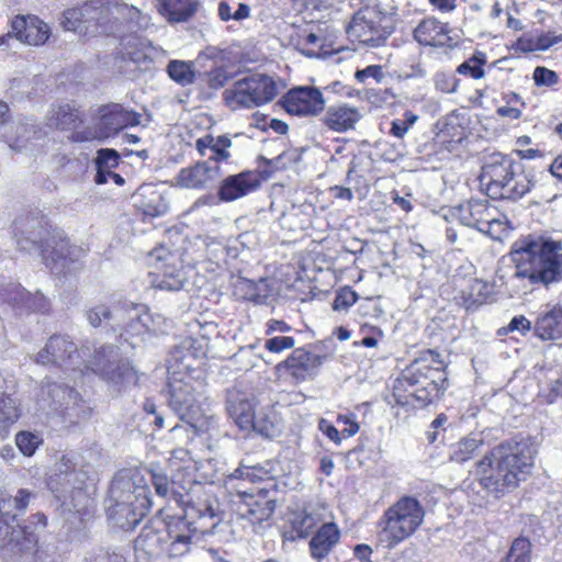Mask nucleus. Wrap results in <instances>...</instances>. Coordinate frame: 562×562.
<instances>
[{
    "label": "nucleus",
    "mask_w": 562,
    "mask_h": 562,
    "mask_svg": "<svg viewBox=\"0 0 562 562\" xmlns=\"http://www.w3.org/2000/svg\"><path fill=\"white\" fill-rule=\"evenodd\" d=\"M513 279L525 288H549L562 281V243L532 235L517 239L510 250Z\"/></svg>",
    "instance_id": "1"
},
{
    "label": "nucleus",
    "mask_w": 562,
    "mask_h": 562,
    "mask_svg": "<svg viewBox=\"0 0 562 562\" xmlns=\"http://www.w3.org/2000/svg\"><path fill=\"white\" fill-rule=\"evenodd\" d=\"M142 12L123 0H88L64 12L61 25L80 35L111 32L123 22L139 23Z\"/></svg>",
    "instance_id": "2"
},
{
    "label": "nucleus",
    "mask_w": 562,
    "mask_h": 562,
    "mask_svg": "<svg viewBox=\"0 0 562 562\" xmlns=\"http://www.w3.org/2000/svg\"><path fill=\"white\" fill-rule=\"evenodd\" d=\"M395 390L404 387L407 400L398 404L427 406L439 400L448 385L447 374L440 355L434 350H425L411 362L397 379Z\"/></svg>",
    "instance_id": "3"
},
{
    "label": "nucleus",
    "mask_w": 562,
    "mask_h": 562,
    "mask_svg": "<svg viewBox=\"0 0 562 562\" xmlns=\"http://www.w3.org/2000/svg\"><path fill=\"white\" fill-rule=\"evenodd\" d=\"M535 449L529 445L501 443L477 462L484 474L481 484L484 488L498 491L502 486L516 487L533 465Z\"/></svg>",
    "instance_id": "4"
},
{
    "label": "nucleus",
    "mask_w": 562,
    "mask_h": 562,
    "mask_svg": "<svg viewBox=\"0 0 562 562\" xmlns=\"http://www.w3.org/2000/svg\"><path fill=\"white\" fill-rule=\"evenodd\" d=\"M481 184L492 199L518 200L529 192L532 180L519 161L499 153L486 157Z\"/></svg>",
    "instance_id": "5"
},
{
    "label": "nucleus",
    "mask_w": 562,
    "mask_h": 562,
    "mask_svg": "<svg viewBox=\"0 0 562 562\" xmlns=\"http://www.w3.org/2000/svg\"><path fill=\"white\" fill-rule=\"evenodd\" d=\"M425 510L408 495L390 506L378 521V540L384 549H393L415 533L423 524Z\"/></svg>",
    "instance_id": "6"
},
{
    "label": "nucleus",
    "mask_w": 562,
    "mask_h": 562,
    "mask_svg": "<svg viewBox=\"0 0 562 562\" xmlns=\"http://www.w3.org/2000/svg\"><path fill=\"white\" fill-rule=\"evenodd\" d=\"M282 82L265 74H251L237 80L223 92L226 105L232 110L254 108L272 101L280 92Z\"/></svg>",
    "instance_id": "7"
},
{
    "label": "nucleus",
    "mask_w": 562,
    "mask_h": 562,
    "mask_svg": "<svg viewBox=\"0 0 562 562\" xmlns=\"http://www.w3.org/2000/svg\"><path fill=\"white\" fill-rule=\"evenodd\" d=\"M346 32L352 41L379 47L393 32L392 19L378 7H364L352 15Z\"/></svg>",
    "instance_id": "8"
},
{
    "label": "nucleus",
    "mask_w": 562,
    "mask_h": 562,
    "mask_svg": "<svg viewBox=\"0 0 562 562\" xmlns=\"http://www.w3.org/2000/svg\"><path fill=\"white\" fill-rule=\"evenodd\" d=\"M453 215L461 224L476 228L495 239L506 231V223L501 220L498 210L487 200H470L454 209Z\"/></svg>",
    "instance_id": "9"
},
{
    "label": "nucleus",
    "mask_w": 562,
    "mask_h": 562,
    "mask_svg": "<svg viewBox=\"0 0 562 562\" xmlns=\"http://www.w3.org/2000/svg\"><path fill=\"white\" fill-rule=\"evenodd\" d=\"M87 368L116 385L123 386L138 382L136 371L127 361L119 359L117 350L113 346L98 350Z\"/></svg>",
    "instance_id": "10"
},
{
    "label": "nucleus",
    "mask_w": 562,
    "mask_h": 562,
    "mask_svg": "<svg viewBox=\"0 0 562 562\" xmlns=\"http://www.w3.org/2000/svg\"><path fill=\"white\" fill-rule=\"evenodd\" d=\"M119 501L112 495L105 501L109 519L123 530L134 529L148 512L150 501L147 494H124Z\"/></svg>",
    "instance_id": "11"
},
{
    "label": "nucleus",
    "mask_w": 562,
    "mask_h": 562,
    "mask_svg": "<svg viewBox=\"0 0 562 562\" xmlns=\"http://www.w3.org/2000/svg\"><path fill=\"white\" fill-rule=\"evenodd\" d=\"M80 353L75 342L66 335L49 337L45 347L36 355L35 362L76 369Z\"/></svg>",
    "instance_id": "12"
},
{
    "label": "nucleus",
    "mask_w": 562,
    "mask_h": 562,
    "mask_svg": "<svg viewBox=\"0 0 562 562\" xmlns=\"http://www.w3.org/2000/svg\"><path fill=\"white\" fill-rule=\"evenodd\" d=\"M169 406L182 420H187L194 426V420L201 413L199 397L193 386L183 380H170Z\"/></svg>",
    "instance_id": "13"
},
{
    "label": "nucleus",
    "mask_w": 562,
    "mask_h": 562,
    "mask_svg": "<svg viewBox=\"0 0 562 562\" xmlns=\"http://www.w3.org/2000/svg\"><path fill=\"white\" fill-rule=\"evenodd\" d=\"M280 103L284 110L299 116L317 115L325 108V99L323 93L312 87H299L290 90Z\"/></svg>",
    "instance_id": "14"
},
{
    "label": "nucleus",
    "mask_w": 562,
    "mask_h": 562,
    "mask_svg": "<svg viewBox=\"0 0 562 562\" xmlns=\"http://www.w3.org/2000/svg\"><path fill=\"white\" fill-rule=\"evenodd\" d=\"M212 161H198L193 166L182 168L175 181L184 189L205 190L215 187L222 176L221 166H211Z\"/></svg>",
    "instance_id": "15"
},
{
    "label": "nucleus",
    "mask_w": 562,
    "mask_h": 562,
    "mask_svg": "<svg viewBox=\"0 0 562 562\" xmlns=\"http://www.w3.org/2000/svg\"><path fill=\"white\" fill-rule=\"evenodd\" d=\"M79 252V248L71 246L67 238L61 237H53L41 250L44 263L56 273L65 272Z\"/></svg>",
    "instance_id": "16"
},
{
    "label": "nucleus",
    "mask_w": 562,
    "mask_h": 562,
    "mask_svg": "<svg viewBox=\"0 0 562 562\" xmlns=\"http://www.w3.org/2000/svg\"><path fill=\"white\" fill-rule=\"evenodd\" d=\"M450 33L448 24L435 18H427L414 30V38L422 45L451 48L457 45L458 40Z\"/></svg>",
    "instance_id": "17"
},
{
    "label": "nucleus",
    "mask_w": 562,
    "mask_h": 562,
    "mask_svg": "<svg viewBox=\"0 0 562 562\" xmlns=\"http://www.w3.org/2000/svg\"><path fill=\"white\" fill-rule=\"evenodd\" d=\"M140 114L124 109L121 104L113 103L100 110V132L108 137L127 126L140 124Z\"/></svg>",
    "instance_id": "18"
},
{
    "label": "nucleus",
    "mask_w": 562,
    "mask_h": 562,
    "mask_svg": "<svg viewBox=\"0 0 562 562\" xmlns=\"http://www.w3.org/2000/svg\"><path fill=\"white\" fill-rule=\"evenodd\" d=\"M363 117L361 111L348 103H338L326 109L321 117L323 126L335 133H346L355 130Z\"/></svg>",
    "instance_id": "19"
},
{
    "label": "nucleus",
    "mask_w": 562,
    "mask_h": 562,
    "mask_svg": "<svg viewBox=\"0 0 562 562\" xmlns=\"http://www.w3.org/2000/svg\"><path fill=\"white\" fill-rule=\"evenodd\" d=\"M227 413L241 430L249 431L257 414L255 398L240 392H231L227 397Z\"/></svg>",
    "instance_id": "20"
},
{
    "label": "nucleus",
    "mask_w": 562,
    "mask_h": 562,
    "mask_svg": "<svg viewBox=\"0 0 562 562\" xmlns=\"http://www.w3.org/2000/svg\"><path fill=\"white\" fill-rule=\"evenodd\" d=\"M133 199L135 205L147 216H161L169 210L167 200L151 183L140 186L134 193Z\"/></svg>",
    "instance_id": "21"
},
{
    "label": "nucleus",
    "mask_w": 562,
    "mask_h": 562,
    "mask_svg": "<svg viewBox=\"0 0 562 562\" xmlns=\"http://www.w3.org/2000/svg\"><path fill=\"white\" fill-rule=\"evenodd\" d=\"M322 363L323 357L297 348L285 360L284 367L296 381H305L315 374Z\"/></svg>",
    "instance_id": "22"
},
{
    "label": "nucleus",
    "mask_w": 562,
    "mask_h": 562,
    "mask_svg": "<svg viewBox=\"0 0 562 562\" xmlns=\"http://www.w3.org/2000/svg\"><path fill=\"white\" fill-rule=\"evenodd\" d=\"M29 529V526L21 527L15 521L0 518V547L14 544L20 550L33 548L37 539Z\"/></svg>",
    "instance_id": "23"
},
{
    "label": "nucleus",
    "mask_w": 562,
    "mask_h": 562,
    "mask_svg": "<svg viewBox=\"0 0 562 562\" xmlns=\"http://www.w3.org/2000/svg\"><path fill=\"white\" fill-rule=\"evenodd\" d=\"M232 502L238 504L237 512L240 516H250L259 521L268 519L274 512V501H265L261 504L255 498L257 494H231Z\"/></svg>",
    "instance_id": "24"
},
{
    "label": "nucleus",
    "mask_w": 562,
    "mask_h": 562,
    "mask_svg": "<svg viewBox=\"0 0 562 562\" xmlns=\"http://www.w3.org/2000/svg\"><path fill=\"white\" fill-rule=\"evenodd\" d=\"M535 335L541 340H558L562 338V307L554 305L541 314L533 326Z\"/></svg>",
    "instance_id": "25"
},
{
    "label": "nucleus",
    "mask_w": 562,
    "mask_h": 562,
    "mask_svg": "<svg viewBox=\"0 0 562 562\" xmlns=\"http://www.w3.org/2000/svg\"><path fill=\"white\" fill-rule=\"evenodd\" d=\"M55 506L63 516H77L83 521L91 516L90 498L88 494H55Z\"/></svg>",
    "instance_id": "26"
},
{
    "label": "nucleus",
    "mask_w": 562,
    "mask_h": 562,
    "mask_svg": "<svg viewBox=\"0 0 562 562\" xmlns=\"http://www.w3.org/2000/svg\"><path fill=\"white\" fill-rule=\"evenodd\" d=\"M254 181L250 172L226 177L218 189L220 200L231 202L246 195L254 188Z\"/></svg>",
    "instance_id": "27"
},
{
    "label": "nucleus",
    "mask_w": 562,
    "mask_h": 562,
    "mask_svg": "<svg viewBox=\"0 0 562 562\" xmlns=\"http://www.w3.org/2000/svg\"><path fill=\"white\" fill-rule=\"evenodd\" d=\"M339 529L333 522L324 524L311 539L310 549L314 559L325 558L339 540Z\"/></svg>",
    "instance_id": "28"
},
{
    "label": "nucleus",
    "mask_w": 562,
    "mask_h": 562,
    "mask_svg": "<svg viewBox=\"0 0 562 562\" xmlns=\"http://www.w3.org/2000/svg\"><path fill=\"white\" fill-rule=\"evenodd\" d=\"M150 321V313L148 311H138L136 308L128 312L127 323L123 328L122 336L125 340H130L133 347H136L138 341H145L148 335V322Z\"/></svg>",
    "instance_id": "29"
},
{
    "label": "nucleus",
    "mask_w": 562,
    "mask_h": 562,
    "mask_svg": "<svg viewBox=\"0 0 562 562\" xmlns=\"http://www.w3.org/2000/svg\"><path fill=\"white\" fill-rule=\"evenodd\" d=\"M147 488V480L142 469L120 470L112 480L111 492H136Z\"/></svg>",
    "instance_id": "30"
},
{
    "label": "nucleus",
    "mask_w": 562,
    "mask_h": 562,
    "mask_svg": "<svg viewBox=\"0 0 562 562\" xmlns=\"http://www.w3.org/2000/svg\"><path fill=\"white\" fill-rule=\"evenodd\" d=\"M198 0H160L159 12L169 22H184L196 12Z\"/></svg>",
    "instance_id": "31"
},
{
    "label": "nucleus",
    "mask_w": 562,
    "mask_h": 562,
    "mask_svg": "<svg viewBox=\"0 0 562 562\" xmlns=\"http://www.w3.org/2000/svg\"><path fill=\"white\" fill-rule=\"evenodd\" d=\"M82 122L80 112L69 104L53 108L47 116V125L52 128L71 130Z\"/></svg>",
    "instance_id": "32"
},
{
    "label": "nucleus",
    "mask_w": 562,
    "mask_h": 562,
    "mask_svg": "<svg viewBox=\"0 0 562 562\" xmlns=\"http://www.w3.org/2000/svg\"><path fill=\"white\" fill-rule=\"evenodd\" d=\"M493 285L486 281L474 279L468 286V292L462 291L463 304L467 308L474 304L484 303L493 294Z\"/></svg>",
    "instance_id": "33"
},
{
    "label": "nucleus",
    "mask_w": 562,
    "mask_h": 562,
    "mask_svg": "<svg viewBox=\"0 0 562 562\" xmlns=\"http://www.w3.org/2000/svg\"><path fill=\"white\" fill-rule=\"evenodd\" d=\"M251 8L236 0H222L217 7V14L224 22L234 20L241 22L250 16Z\"/></svg>",
    "instance_id": "34"
},
{
    "label": "nucleus",
    "mask_w": 562,
    "mask_h": 562,
    "mask_svg": "<svg viewBox=\"0 0 562 562\" xmlns=\"http://www.w3.org/2000/svg\"><path fill=\"white\" fill-rule=\"evenodd\" d=\"M30 494L12 496L11 494H0V518L15 521L18 512L27 507Z\"/></svg>",
    "instance_id": "35"
},
{
    "label": "nucleus",
    "mask_w": 562,
    "mask_h": 562,
    "mask_svg": "<svg viewBox=\"0 0 562 562\" xmlns=\"http://www.w3.org/2000/svg\"><path fill=\"white\" fill-rule=\"evenodd\" d=\"M161 535L153 527L145 526L135 539V549L148 555L157 554L161 547Z\"/></svg>",
    "instance_id": "36"
},
{
    "label": "nucleus",
    "mask_w": 562,
    "mask_h": 562,
    "mask_svg": "<svg viewBox=\"0 0 562 562\" xmlns=\"http://www.w3.org/2000/svg\"><path fill=\"white\" fill-rule=\"evenodd\" d=\"M175 496L177 494H173ZM179 502L182 503L184 507V517L187 519H195L201 517H215L216 508L205 501L203 504L193 503L192 494H178Z\"/></svg>",
    "instance_id": "37"
},
{
    "label": "nucleus",
    "mask_w": 562,
    "mask_h": 562,
    "mask_svg": "<svg viewBox=\"0 0 562 562\" xmlns=\"http://www.w3.org/2000/svg\"><path fill=\"white\" fill-rule=\"evenodd\" d=\"M153 285L160 290L178 291L183 285V278L179 270L165 267L162 273H153Z\"/></svg>",
    "instance_id": "38"
},
{
    "label": "nucleus",
    "mask_w": 562,
    "mask_h": 562,
    "mask_svg": "<svg viewBox=\"0 0 562 562\" xmlns=\"http://www.w3.org/2000/svg\"><path fill=\"white\" fill-rule=\"evenodd\" d=\"M532 544L529 538L520 536L516 538L503 562H531Z\"/></svg>",
    "instance_id": "39"
},
{
    "label": "nucleus",
    "mask_w": 562,
    "mask_h": 562,
    "mask_svg": "<svg viewBox=\"0 0 562 562\" xmlns=\"http://www.w3.org/2000/svg\"><path fill=\"white\" fill-rule=\"evenodd\" d=\"M168 75L181 86H188L194 81L195 72L192 63L171 60L167 66Z\"/></svg>",
    "instance_id": "40"
},
{
    "label": "nucleus",
    "mask_w": 562,
    "mask_h": 562,
    "mask_svg": "<svg viewBox=\"0 0 562 562\" xmlns=\"http://www.w3.org/2000/svg\"><path fill=\"white\" fill-rule=\"evenodd\" d=\"M290 520L294 530L300 537L303 538L306 537L315 527V525L321 520V515L314 514L307 508H304L302 512L293 513Z\"/></svg>",
    "instance_id": "41"
},
{
    "label": "nucleus",
    "mask_w": 562,
    "mask_h": 562,
    "mask_svg": "<svg viewBox=\"0 0 562 562\" xmlns=\"http://www.w3.org/2000/svg\"><path fill=\"white\" fill-rule=\"evenodd\" d=\"M482 446V440L476 438H463L452 447L450 459L458 463H463L471 459L477 449Z\"/></svg>",
    "instance_id": "42"
},
{
    "label": "nucleus",
    "mask_w": 562,
    "mask_h": 562,
    "mask_svg": "<svg viewBox=\"0 0 562 562\" xmlns=\"http://www.w3.org/2000/svg\"><path fill=\"white\" fill-rule=\"evenodd\" d=\"M48 26L36 18H30V24L22 42L29 45H42L48 40Z\"/></svg>",
    "instance_id": "43"
},
{
    "label": "nucleus",
    "mask_w": 562,
    "mask_h": 562,
    "mask_svg": "<svg viewBox=\"0 0 562 562\" xmlns=\"http://www.w3.org/2000/svg\"><path fill=\"white\" fill-rule=\"evenodd\" d=\"M42 443L43 438L38 434L20 431L15 435V445L26 457L33 456Z\"/></svg>",
    "instance_id": "44"
},
{
    "label": "nucleus",
    "mask_w": 562,
    "mask_h": 562,
    "mask_svg": "<svg viewBox=\"0 0 562 562\" xmlns=\"http://www.w3.org/2000/svg\"><path fill=\"white\" fill-rule=\"evenodd\" d=\"M232 146V139L227 135L216 137L214 147L210 149L211 155L205 161H212L211 166H220L221 162L228 161L231 153L228 148Z\"/></svg>",
    "instance_id": "45"
},
{
    "label": "nucleus",
    "mask_w": 562,
    "mask_h": 562,
    "mask_svg": "<svg viewBox=\"0 0 562 562\" xmlns=\"http://www.w3.org/2000/svg\"><path fill=\"white\" fill-rule=\"evenodd\" d=\"M250 430H254L263 437H273L279 431V428L274 418L270 417L265 412H259L256 414L254 426L250 427Z\"/></svg>",
    "instance_id": "46"
},
{
    "label": "nucleus",
    "mask_w": 562,
    "mask_h": 562,
    "mask_svg": "<svg viewBox=\"0 0 562 562\" xmlns=\"http://www.w3.org/2000/svg\"><path fill=\"white\" fill-rule=\"evenodd\" d=\"M120 155L116 150L111 148H103L98 150L95 158L97 168L113 169L119 165Z\"/></svg>",
    "instance_id": "47"
},
{
    "label": "nucleus",
    "mask_w": 562,
    "mask_h": 562,
    "mask_svg": "<svg viewBox=\"0 0 562 562\" xmlns=\"http://www.w3.org/2000/svg\"><path fill=\"white\" fill-rule=\"evenodd\" d=\"M358 300V294L350 288L341 289L333 302L335 311H342L353 305Z\"/></svg>",
    "instance_id": "48"
},
{
    "label": "nucleus",
    "mask_w": 562,
    "mask_h": 562,
    "mask_svg": "<svg viewBox=\"0 0 562 562\" xmlns=\"http://www.w3.org/2000/svg\"><path fill=\"white\" fill-rule=\"evenodd\" d=\"M112 312L106 305H97L87 311V319L93 327H99L103 321L110 319Z\"/></svg>",
    "instance_id": "49"
},
{
    "label": "nucleus",
    "mask_w": 562,
    "mask_h": 562,
    "mask_svg": "<svg viewBox=\"0 0 562 562\" xmlns=\"http://www.w3.org/2000/svg\"><path fill=\"white\" fill-rule=\"evenodd\" d=\"M416 121L417 116L411 112H407L404 120H394L392 122L390 133L397 138H402Z\"/></svg>",
    "instance_id": "50"
},
{
    "label": "nucleus",
    "mask_w": 562,
    "mask_h": 562,
    "mask_svg": "<svg viewBox=\"0 0 562 562\" xmlns=\"http://www.w3.org/2000/svg\"><path fill=\"white\" fill-rule=\"evenodd\" d=\"M537 86L552 87L558 83V75L555 71L546 67H537L532 76Z\"/></svg>",
    "instance_id": "51"
},
{
    "label": "nucleus",
    "mask_w": 562,
    "mask_h": 562,
    "mask_svg": "<svg viewBox=\"0 0 562 562\" xmlns=\"http://www.w3.org/2000/svg\"><path fill=\"white\" fill-rule=\"evenodd\" d=\"M295 345V341L292 337L289 336H276L272 337L265 342L266 349H268L271 352H281L286 349L293 348Z\"/></svg>",
    "instance_id": "52"
},
{
    "label": "nucleus",
    "mask_w": 562,
    "mask_h": 562,
    "mask_svg": "<svg viewBox=\"0 0 562 562\" xmlns=\"http://www.w3.org/2000/svg\"><path fill=\"white\" fill-rule=\"evenodd\" d=\"M147 484L150 482L155 486V492H168L169 480L162 472L143 470Z\"/></svg>",
    "instance_id": "53"
},
{
    "label": "nucleus",
    "mask_w": 562,
    "mask_h": 562,
    "mask_svg": "<svg viewBox=\"0 0 562 562\" xmlns=\"http://www.w3.org/2000/svg\"><path fill=\"white\" fill-rule=\"evenodd\" d=\"M8 302L26 308V303L31 301V293L20 285H13L7 294Z\"/></svg>",
    "instance_id": "54"
},
{
    "label": "nucleus",
    "mask_w": 562,
    "mask_h": 562,
    "mask_svg": "<svg viewBox=\"0 0 562 562\" xmlns=\"http://www.w3.org/2000/svg\"><path fill=\"white\" fill-rule=\"evenodd\" d=\"M148 324V335H159L167 331L169 328L167 318L162 317L159 314H151L150 313V321Z\"/></svg>",
    "instance_id": "55"
},
{
    "label": "nucleus",
    "mask_w": 562,
    "mask_h": 562,
    "mask_svg": "<svg viewBox=\"0 0 562 562\" xmlns=\"http://www.w3.org/2000/svg\"><path fill=\"white\" fill-rule=\"evenodd\" d=\"M49 301L42 294L36 292L35 294H31V301L26 303V308L40 312V313H46L49 310Z\"/></svg>",
    "instance_id": "56"
},
{
    "label": "nucleus",
    "mask_w": 562,
    "mask_h": 562,
    "mask_svg": "<svg viewBox=\"0 0 562 562\" xmlns=\"http://www.w3.org/2000/svg\"><path fill=\"white\" fill-rule=\"evenodd\" d=\"M227 80L228 76L222 68L214 69L207 74V83L212 89H220L224 87Z\"/></svg>",
    "instance_id": "57"
},
{
    "label": "nucleus",
    "mask_w": 562,
    "mask_h": 562,
    "mask_svg": "<svg viewBox=\"0 0 562 562\" xmlns=\"http://www.w3.org/2000/svg\"><path fill=\"white\" fill-rule=\"evenodd\" d=\"M531 330V322L524 315L515 316L507 326V331H519L522 335Z\"/></svg>",
    "instance_id": "58"
},
{
    "label": "nucleus",
    "mask_w": 562,
    "mask_h": 562,
    "mask_svg": "<svg viewBox=\"0 0 562 562\" xmlns=\"http://www.w3.org/2000/svg\"><path fill=\"white\" fill-rule=\"evenodd\" d=\"M318 429L326 435L336 445L341 442V431H339L334 425L326 419L322 418L318 423Z\"/></svg>",
    "instance_id": "59"
},
{
    "label": "nucleus",
    "mask_w": 562,
    "mask_h": 562,
    "mask_svg": "<svg viewBox=\"0 0 562 562\" xmlns=\"http://www.w3.org/2000/svg\"><path fill=\"white\" fill-rule=\"evenodd\" d=\"M356 78L359 81H364L367 78H374L376 81H381L383 78L382 67L378 65L368 66L362 70H358Z\"/></svg>",
    "instance_id": "60"
},
{
    "label": "nucleus",
    "mask_w": 562,
    "mask_h": 562,
    "mask_svg": "<svg viewBox=\"0 0 562 562\" xmlns=\"http://www.w3.org/2000/svg\"><path fill=\"white\" fill-rule=\"evenodd\" d=\"M458 72L462 75H470L474 79H480L484 76V70L479 65H474L471 59L462 63L458 67Z\"/></svg>",
    "instance_id": "61"
},
{
    "label": "nucleus",
    "mask_w": 562,
    "mask_h": 562,
    "mask_svg": "<svg viewBox=\"0 0 562 562\" xmlns=\"http://www.w3.org/2000/svg\"><path fill=\"white\" fill-rule=\"evenodd\" d=\"M29 24H30V18L25 19L24 16H15L12 20V22H11L12 32L15 34V36L20 41L23 40Z\"/></svg>",
    "instance_id": "62"
},
{
    "label": "nucleus",
    "mask_w": 562,
    "mask_h": 562,
    "mask_svg": "<svg viewBox=\"0 0 562 562\" xmlns=\"http://www.w3.org/2000/svg\"><path fill=\"white\" fill-rule=\"evenodd\" d=\"M215 140H216V137H214L211 134H206V135L198 138L195 142V148H196L198 153L201 156H206L207 150H210L212 147H214Z\"/></svg>",
    "instance_id": "63"
},
{
    "label": "nucleus",
    "mask_w": 562,
    "mask_h": 562,
    "mask_svg": "<svg viewBox=\"0 0 562 562\" xmlns=\"http://www.w3.org/2000/svg\"><path fill=\"white\" fill-rule=\"evenodd\" d=\"M46 525H47L46 516L42 513H37L32 516V520L30 521V525H27V526L30 527L29 530L32 531L33 535L37 538V536L35 535V531L44 529L46 527Z\"/></svg>",
    "instance_id": "64"
}]
</instances>
